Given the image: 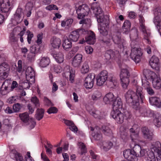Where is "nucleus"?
<instances>
[{
  "label": "nucleus",
  "mask_w": 161,
  "mask_h": 161,
  "mask_svg": "<svg viewBox=\"0 0 161 161\" xmlns=\"http://www.w3.org/2000/svg\"><path fill=\"white\" fill-rule=\"evenodd\" d=\"M90 11V8L88 6L85 4H83L79 6L76 9V13L78 15V18L80 19L84 18L87 15Z\"/></svg>",
  "instance_id": "f8f14e48"
},
{
  "label": "nucleus",
  "mask_w": 161,
  "mask_h": 161,
  "mask_svg": "<svg viewBox=\"0 0 161 161\" xmlns=\"http://www.w3.org/2000/svg\"><path fill=\"white\" fill-rule=\"evenodd\" d=\"M153 123L157 127H159L161 125V116L159 114H155V118L153 119Z\"/></svg>",
  "instance_id": "58836bf2"
},
{
  "label": "nucleus",
  "mask_w": 161,
  "mask_h": 161,
  "mask_svg": "<svg viewBox=\"0 0 161 161\" xmlns=\"http://www.w3.org/2000/svg\"><path fill=\"white\" fill-rule=\"evenodd\" d=\"M44 114V110L43 108L37 109L35 115V118L39 121L43 118Z\"/></svg>",
  "instance_id": "bb28decb"
},
{
  "label": "nucleus",
  "mask_w": 161,
  "mask_h": 161,
  "mask_svg": "<svg viewBox=\"0 0 161 161\" xmlns=\"http://www.w3.org/2000/svg\"><path fill=\"white\" fill-rule=\"evenodd\" d=\"M100 36L99 37V40L102 43L105 44H108L110 42V40L109 39L107 38L106 36Z\"/></svg>",
  "instance_id": "de8ad7c7"
},
{
  "label": "nucleus",
  "mask_w": 161,
  "mask_h": 161,
  "mask_svg": "<svg viewBox=\"0 0 161 161\" xmlns=\"http://www.w3.org/2000/svg\"><path fill=\"white\" fill-rule=\"evenodd\" d=\"M16 97H15L12 96L9 98L8 99V102L9 103H12L16 102Z\"/></svg>",
  "instance_id": "bf43d9fd"
},
{
  "label": "nucleus",
  "mask_w": 161,
  "mask_h": 161,
  "mask_svg": "<svg viewBox=\"0 0 161 161\" xmlns=\"http://www.w3.org/2000/svg\"><path fill=\"white\" fill-rule=\"evenodd\" d=\"M62 46L65 50L70 48L72 47L71 41L69 38L65 39L63 42Z\"/></svg>",
  "instance_id": "e433bc0d"
},
{
  "label": "nucleus",
  "mask_w": 161,
  "mask_h": 161,
  "mask_svg": "<svg viewBox=\"0 0 161 161\" xmlns=\"http://www.w3.org/2000/svg\"><path fill=\"white\" fill-rule=\"evenodd\" d=\"M25 74L26 78L27 79H29V78L32 79L35 77V72L31 67L28 68L26 70Z\"/></svg>",
  "instance_id": "4c0bfd02"
},
{
  "label": "nucleus",
  "mask_w": 161,
  "mask_h": 161,
  "mask_svg": "<svg viewBox=\"0 0 161 161\" xmlns=\"http://www.w3.org/2000/svg\"><path fill=\"white\" fill-rule=\"evenodd\" d=\"M149 63L153 69L157 70H159V59L158 57L154 55L153 56L150 58Z\"/></svg>",
  "instance_id": "f3484780"
},
{
  "label": "nucleus",
  "mask_w": 161,
  "mask_h": 161,
  "mask_svg": "<svg viewBox=\"0 0 161 161\" xmlns=\"http://www.w3.org/2000/svg\"><path fill=\"white\" fill-rule=\"evenodd\" d=\"M78 146L79 148L80 149L81 154L83 155L84 153L87 152V149L85 145L82 142H79L78 143Z\"/></svg>",
  "instance_id": "09e8293b"
},
{
  "label": "nucleus",
  "mask_w": 161,
  "mask_h": 161,
  "mask_svg": "<svg viewBox=\"0 0 161 161\" xmlns=\"http://www.w3.org/2000/svg\"><path fill=\"white\" fill-rule=\"evenodd\" d=\"M21 108V105L18 103H15L13 106V108L14 112H19Z\"/></svg>",
  "instance_id": "603ef678"
},
{
  "label": "nucleus",
  "mask_w": 161,
  "mask_h": 161,
  "mask_svg": "<svg viewBox=\"0 0 161 161\" xmlns=\"http://www.w3.org/2000/svg\"><path fill=\"white\" fill-rule=\"evenodd\" d=\"M152 151H154L158 155L161 153V144L159 142H156L154 146L152 148Z\"/></svg>",
  "instance_id": "c85d7f7f"
},
{
  "label": "nucleus",
  "mask_w": 161,
  "mask_h": 161,
  "mask_svg": "<svg viewBox=\"0 0 161 161\" xmlns=\"http://www.w3.org/2000/svg\"><path fill=\"white\" fill-rule=\"evenodd\" d=\"M102 129L103 132L106 135L110 136L112 135V131L109 127L105 125L103 126L102 127Z\"/></svg>",
  "instance_id": "a19ab883"
},
{
  "label": "nucleus",
  "mask_w": 161,
  "mask_h": 161,
  "mask_svg": "<svg viewBox=\"0 0 161 161\" xmlns=\"http://www.w3.org/2000/svg\"><path fill=\"white\" fill-rule=\"evenodd\" d=\"M112 39L114 43L118 45V47L120 48H124L126 45L125 41L124 39L121 38V32L119 31L113 35Z\"/></svg>",
  "instance_id": "9b49d317"
},
{
  "label": "nucleus",
  "mask_w": 161,
  "mask_h": 161,
  "mask_svg": "<svg viewBox=\"0 0 161 161\" xmlns=\"http://www.w3.org/2000/svg\"><path fill=\"white\" fill-rule=\"evenodd\" d=\"M104 56L105 59L107 60L115 58V52L111 50H107L105 53Z\"/></svg>",
  "instance_id": "72a5a7b5"
},
{
  "label": "nucleus",
  "mask_w": 161,
  "mask_h": 161,
  "mask_svg": "<svg viewBox=\"0 0 161 161\" xmlns=\"http://www.w3.org/2000/svg\"><path fill=\"white\" fill-rule=\"evenodd\" d=\"M29 33L28 34L27 41L28 43L30 44L31 38L33 36V35L32 33H31L30 31H29Z\"/></svg>",
  "instance_id": "e2e57ef3"
},
{
  "label": "nucleus",
  "mask_w": 161,
  "mask_h": 161,
  "mask_svg": "<svg viewBox=\"0 0 161 161\" xmlns=\"http://www.w3.org/2000/svg\"><path fill=\"white\" fill-rule=\"evenodd\" d=\"M62 155L64 158V160L63 161H68L69 158L68 154L66 153H63Z\"/></svg>",
  "instance_id": "338daca9"
},
{
  "label": "nucleus",
  "mask_w": 161,
  "mask_h": 161,
  "mask_svg": "<svg viewBox=\"0 0 161 161\" xmlns=\"http://www.w3.org/2000/svg\"><path fill=\"white\" fill-rule=\"evenodd\" d=\"M140 112L142 116L144 117H151L152 116L150 111L147 110L145 108H142L140 109Z\"/></svg>",
  "instance_id": "ea45409f"
},
{
  "label": "nucleus",
  "mask_w": 161,
  "mask_h": 161,
  "mask_svg": "<svg viewBox=\"0 0 161 161\" xmlns=\"http://www.w3.org/2000/svg\"><path fill=\"white\" fill-rule=\"evenodd\" d=\"M151 105L160 108L161 107V101L160 99L156 97H151L149 99Z\"/></svg>",
  "instance_id": "aec40b11"
},
{
  "label": "nucleus",
  "mask_w": 161,
  "mask_h": 161,
  "mask_svg": "<svg viewBox=\"0 0 161 161\" xmlns=\"http://www.w3.org/2000/svg\"><path fill=\"white\" fill-rule=\"evenodd\" d=\"M116 97L111 92L107 94L103 98V101L106 104H112Z\"/></svg>",
  "instance_id": "6ab92c4d"
},
{
  "label": "nucleus",
  "mask_w": 161,
  "mask_h": 161,
  "mask_svg": "<svg viewBox=\"0 0 161 161\" xmlns=\"http://www.w3.org/2000/svg\"><path fill=\"white\" fill-rule=\"evenodd\" d=\"M92 135L94 139L96 140H100L102 138V135L100 132H97L96 133H92Z\"/></svg>",
  "instance_id": "8fccbe9b"
},
{
  "label": "nucleus",
  "mask_w": 161,
  "mask_h": 161,
  "mask_svg": "<svg viewBox=\"0 0 161 161\" xmlns=\"http://www.w3.org/2000/svg\"><path fill=\"white\" fill-rule=\"evenodd\" d=\"M23 15V12L21 8H18L16 12V18H17L19 19H21V17Z\"/></svg>",
  "instance_id": "3c124183"
},
{
  "label": "nucleus",
  "mask_w": 161,
  "mask_h": 161,
  "mask_svg": "<svg viewBox=\"0 0 161 161\" xmlns=\"http://www.w3.org/2000/svg\"><path fill=\"white\" fill-rule=\"evenodd\" d=\"M28 126V128L29 130H31L34 128L36 125V123L32 118H31L28 121L27 124H25Z\"/></svg>",
  "instance_id": "c03bdc74"
},
{
  "label": "nucleus",
  "mask_w": 161,
  "mask_h": 161,
  "mask_svg": "<svg viewBox=\"0 0 161 161\" xmlns=\"http://www.w3.org/2000/svg\"><path fill=\"white\" fill-rule=\"evenodd\" d=\"M9 71V66L6 63H3L0 65V79L4 80L6 79L8 75Z\"/></svg>",
  "instance_id": "4468645a"
},
{
  "label": "nucleus",
  "mask_w": 161,
  "mask_h": 161,
  "mask_svg": "<svg viewBox=\"0 0 161 161\" xmlns=\"http://www.w3.org/2000/svg\"><path fill=\"white\" fill-rule=\"evenodd\" d=\"M91 9L93 11L98 23H102L103 25H105L106 26L109 25L108 17L107 15L104 16V14L100 7L94 8L93 6H92Z\"/></svg>",
  "instance_id": "0eeeda50"
},
{
  "label": "nucleus",
  "mask_w": 161,
  "mask_h": 161,
  "mask_svg": "<svg viewBox=\"0 0 161 161\" xmlns=\"http://www.w3.org/2000/svg\"><path fill=\"white\" fill-rule=\"evenodd\" d=\"M154 23L161 36V8H157L154 10Z\"/></svg>",
  "instance_id": "9d476101"
},
{
  "label": "nucleus",
  "mask_w": 161,
  "mask_h": 161,
  "mask_svg": "<svg viewBox=\"0 0 161 161\" xmlns=\"http://www.w3.org/2000/svg\"><path fill=\"white\" fill-rule=\"evenodd\" d=\"M146 90L147 93L150 95H153L154 94V92L152 88L150 87H148L146 88Z\"/></svg>",
  "instance_id": "052dcab7"
},
{
  "label": "nucleus",
  "mask_w": 161,
  "mask_h": 161,
  "mask_svg": "<svg viewBox=\"0 0 161 161\" xmlns=\"http://www.w3.org/2000/svg\"><path fill=\"white\" fill-rule=\"evenodd\" d=\"M95 75L94 74H89L85 78L84 81V86L87 89L92 88L94 83Z\"/></svg>",
  "instance_id": "dca6fc26"
},
{
  "label": "nucleus",
  "mask_w": 161,
  "mask_h": 161,
  "mask_svg": "<svg viewBox=\"0 0 161 161\" xmlns=\"http://www.w3.org/2000/svg\"><path fill=\"white\" fill-rule=\"evenodd\" d=\"M101 96V93L99 91H96L92 95V98L93 100L97 101L99 100Z\"/></svg>",
  "instance_id": "a18cd8bd"
},
{
  "label": "nucleus",
  "mask_w": 161,
  "mask_h": 161,
  "mask_svg": "<svg viewBox=\"0 0 161 161\" xmlns=\"http://www.w3.org/2000/svg\"><path fill=\"white\" fill-rule=\"evenodd\" d=\"M130 134V137L132 141L138 138V134L136 132L135 130L133 128H131L129 129Z\"/></svg>",
  "instance_id": "79ce46f5"
},
{
  "label": "nucleus",
  "mask_w": 161,
  "mask_h": 161,
  "mask_svg": "<svg viewBox=\"0 0 161 161\" xmlns=\"http://www.w3.org/2000/svg\"><path fill=\"white\" fill-rule=\"evenodd\" d=\"M13 0H0V9L1 11L6 13L7 16L9 14L8 12L11 8V5Z\"/></svg>",
  "instance_id": "ddd939ff"
},
{
  "label": "nucleus",
  "mask_w": 161,
  "mask_h": 161,
  "mask_svg": "<svg viewBox=\"0 0 161 161\" xmlns=\"http://www.w3.org/2000/svg\"><path fill=\"white\" fill-rule=\"evenodd\" d=\"M50 60L48 57H43L42 58L40 62V66L42 67H46L49 65Z\"/></svg>",
  "instance_id": "cd10ccee"
},
{
  "label": "nucleus",
  "mask_w": 161,
  "mask_h": 161,
  "mask_svg": "<svg viewBox=\"0 0 161 161\" xmlns=\"http://www.w3.org/2000/svg\"><path fill=\"white\" fill-rule=\"evenodd\" d=\"M69 67L68 66H67L64 68L65 74L66 75H69V80L71 83H73L74 81L75 71L72 69H69Z\"/></svg>",
  "instance_id": "412c9836"
},
{
  "label": "nucleus",
  "mask_w": 161,
  "mask_h": 161,
  "mask_svg": "<svg viewBox=\"0 0 161 161\" xmlns=\"http://www.w3.org/2000/svg\"><path fill=\"white\" fill-rule=\"evenodd\" d=\"M142 131L143 137L145 139H148L149 141L152 140L153 134L152 132L149 131L147 128L146 127H142Z\"/></svg>",
  "instance_id": "a211bd4d"
},
{
  "label": "nucleus",
  "mask_w": 161,
  "mask_h": 161,
  "mask_svg": "<svg viewBox=\"0 0 161 161\" xmlns=\"http://www.w3.org/2000/svg\"><path fill=\"white\" fill-rule=\"evenodd\" d=\"M35 54L30 53L27 55V58L31 62L34 61L35 59Z\"/></svg>",
  "instance_id": "4d7b16f0"
},
{
  "label": "nucleus",
  "mask_w": 161,
  "mask_h": 161,
  "mask_svg": "<svg viewBox=\"0 0 161 161\" xmlns=\"http://www.w3.org/2000/svg\"><path fill=\"white\" fill-rule=\"evenodd\" d=\"M134 42H131V53L130 54L131 58L136 63H138L140 61V58L142 55L141 48L133 47Z\"/></svg>",
  "instance_id": "6e6552de"
},
{
  "label": "nucleus",
  "mask_w": 161,
  "mask_h": 161,
  "mask_svg": "<svg viewBox=\"0 0 161 161\" xmlns=\"http://www.w3.org/2000/svg\"><path fill=\"white\" fill-rule=\"evenodd\" d=\"M112 104L113 110L111 113V116L114 118L117 122L119 124H121L124 122V119H127L130 118V113L126 110H124L123 113L119 109L122 108V102L120 98L116 99Z\"/></svg>",
  "instance_id": "f03ea898"
},
{
  "label": "nucleus",
  "mask_w": 161,
  "mask_h": 161,
  "mask_svg": "<svg viewBox=\"0 0 161 161\" xmlns=\"http://www.w3.org/2000/svg\"><path fill=\"white\" fill-rule=\"evenodd\" d=\"M86 42L89 44L93 45L96 42L95 35L93 33L92 35H88L85 37Z\"/></svg>",
  "instance_id": "7c9ffc66"
},
{
  "label": "nucleus",
  "mask_w": 161,
  "mask_h": 161,
  "mask_svg": "<svg viewBox=\"0 0 161 161\" xmlns=\"http://www.w3.org/2000/svg\"><path fill=\"white\" fill-rule=\"evenodd\" d=\"M51 45L54 48H59L61 44V40L59 38L53 37L51 39Z\"/></svg>",
  "instance_id": "a878e982"
},
{
  "label": "nucleus",
  "mask_w": 161,
  "mask_h": 161,
  "mask_svg": "<svg viewBox=\"0 0 161 161\" xmlns=\"http://www.w3.org/2000/svg\"><path fill=\"white\" fill-rule=\"evenodd\" d=\"M58 89V86L57 85L55 82H53V84L52 92H53L56 91Z\"/></svg>",
  "instance_id": "69168bd1"
},
{
  "label": "nucleus",
  "mask_w": 161,
  "mask_h": 161,
  "mask_svg": "<svg viewBox=\"0 0 161 161\" xmlns=\"http://www.w3.org/2000/svg\"><path fill=\"white\" fill-rule=\"evenodd\" d=\"M97 84L98 86L102 85L105 82L111 87H113L117 85L115 78L112 74L108 75L105 70L102 71L96 78Z\"/></svg>",
  "instance_id": "7ed1b4c3"
},
{
  "label": "nucleus",
  "mask_w": 161,
  "mask_h": 161,
  "mask_svg": "<svg viewBox=\"0 0 161 161\" xmlns=\"http://www.w3.org/2000/svg\"><path fill=\"white\" fill-rule=\"evenodd\" d=\"M64 122L66 125L70 126L69 129L71 130L74 132L77 131V127L75 125L72 121L66 119L64 120Z\"/></svg>",
  "instance_id": "473e14b6"
},
{
  "label": "nucleus",
  "mask_w": 161,
  "mask_h": 161,
  "mask_svg": "<svg viewBox=\"0 0 161 161\" xmlns=\"http://www.w3.org/2000/svg\"><path fill=\"white\" fill-rule=\"evenodd\" d=\"M90 114L95 118L98 119H102L104 116L103 113L98 110L93 111L90 113Z\"/></svg>",
  "instance_id": "f704fd0d"
},
{
  "label": "nucleus",
  "mask_w": 161,
  "mask_h": 161,
  "mask_svg": "<svg viewBox=\"0 0 161 161\" xmlns=\"http://www.w3.org/2000/svg\"><path fill=\"white\" fill-rule=\"evenodd\" d=\"M144 150L146 153L145 155L142 157H144L145 158H147L148 161H156V159L155 157V154H156L154 151H147L145 149H142Z\"/></svg>",
  "instance_id": "b1692460"
},
{
  "label": "nucleus",
  "mask_w": 161,
  "mask_h": 161,
  "mask_svg": "<svg viewBox=\"0 0 161 161\" xmlns=\"http://www.w3.org/2000/svg\"><path fill=\"white\" fill-rule=\"evenodd\" d=\"M85 50L86 52L89 54L92 53L93 51L92 48L89 46H86L85 48Z\"/></svg>",
  "instance_id": "13d9d810"
},
{
  "label": "nucleus",
  "mask_w": 161,
  "mask_h": 161,
  "mask_svg": "<svg viewBox=\"0 0 161 161\" xmlns=\"http://www.w3.org/2000/svg\"><path fill=\"white\" fill-rule=\"evenodd\" d=\"M143 74L147 79H151L152 81L153 87L157 89L161 87V80L159 77L154 72L147 69H145L143 70Z\"/></svg>",
  "instance_id": "423d86ee"
},
{
  "label": "nucleus",
  "mask_w": 161,
  "mask_h": 161,
  "mask_svg": "<svg viewBox=\"0 0 161 161\" xmlns=\"http://www.w3.org/2000/svg\"><path fill=\"white\" fill-rule=\"evenodd\" d=\"M19 117L21 120L25 124H27L28 121L30 120V117L27 112H25L19 114Z\"/></svg>",
  "instance_id": "c756f323"
},
{
  "label": "nucleus",
  "mask_w": 161,
  "mask_h": 161,
  "mask_svg": "<svg viewBox=\"0 0 161 161\" xmlns=\"http://www.w3.org/2000/svg\"><path fill=\"white\" fill-rule=\"evenodd\" d=\"M119 65L121 69L120 79L122 86L124 89H126L130 82L129 77L130 75V73L126 68L127 66L124 64H119Z\"/></svg>",
  "instance_id": "39448f33"
},
{
  "label": "nucleus",
  "mask_w": 161,
  "mask_h": 161,
  "mask_svg": "<svg viewBox=\"0 0 161 161\" xmlns=\"http://www.w3.org/2000/svg\"><path fill=\"white\" fill-rule=\"evenodd\" d=\"M131 23L128 20H126L124 22L122 28L124 33H127L130 31L131 26Z\"/></svg>",
  "instance_id": "2f4dec72"
},
{
  "label": "nucleus",
  "mask_w": 161,
  "mask_h": 161,
  "mask_svg": "<svg viewBox=\"0 0 161 161\" xmlns=\"http://www.w3.org/2000/svg\"><path fill=\"white\" fill-rule=\"evenodd\" d=\"M18 66L17 67V69L18 72H20L22 69V61L21 60H19L18 61Z\"/></svg>",
  "instance_id": "680f3d73"
},
{
  "label": "nucleus",
  "mask_w": 161,
  "mask_h": 161,
  "mask_svg": "<svg viewBox=\"0 0 161 161\" xmlns=\"http://www.w3.org/2000/svg\"><path fill=\"white\" fill-rule=\"evenodd\" d=\"M104 25L105 26H103L101 25L98 28L100 33L101 34L100 35L101 36H106L108 34V32L105 27H107L108 26H106L105 25Z\"/></svg>",
  "instance_id": "49530a36"
},
{
  "label": "nucleus",
  "mask_w": 161,
  "mask_h": 161,
  "mask_svg": "<svg viewBox=\"0 0 161 161\" xmlns=\"http://www.w3.org/2000/svg\"><path fill=\"white\" fill-rule=\"evenodd\" d=\"M127 128L124 126H121L120 128V137L124 142H126L129 138L127 133Z\"/></svg>",
  "instance_id": "5701e85b"
},
{
  "label": "nucleus",
  "mask_w": 161,
  "mask_h": 161,
  "mask_svg": "<svg viewBox=\"0 0 161 161\" xmlns=\"http://www.w3.org/2000/svg\"><path fill=\"white\" fill-rule=\"evenodd\" d=\"M143 89L141 86H137L136 92L131 90H129L125 94V101L136 110L139 109L140 102L143 103L145 99Z\"/></svg>",
  "instance_id": "f257e3e1"
},
{
  "label": "nucleus",
  "mask_w": 161,
  "mask_h": 161,
  "mask_svg": "<svg viewBox=\"0 0 161 161\" xmlns=\"http://www.w3.org/2000/svg\"><path fill=\"white\" fill-rule=\"evenodd\" d=\"M31 101L34 104L36 107H37L40 106L39 100L36 97H33L31 99Z\"/></svg>",
  "instance_id": "6e6d98bb"
},
{
  "label": "nucleus",
  "mask_w": 161,
  "mask_h": 161,
  "mask_svg": "<svg viewBox=\"0 0 161 161\" xmlns=\"http://www.w3.org/2000/svg\"><path fill=\"white\" fill-rule=\"evenodd\" d=\"M82 56L81 54H77L73 58L72 65L75 67H79L82 61Z\"/></svg>",
  "instance_id": "4be33fe9"
},
{
  "label": "nucleus",
  "mask_w": 161,
  "mask_h": 161,
  "mask_svg": "<svg viewBox=\"0 0 161 161\" xmlns=\"http://www.w3.org/2000/svg\"><path fill=\"white\" fill-rule=\"evenodd\" d=\"M88 33V31L83 28H79L72 31L69 36V38L72 42H77L80 36Z\"/></svg>",
  "instance_id": "1a4fd4ad"
},
{
  "label": "nucleus",
  "mask_w": 161,
  "mask_h": 161,
  "mask_svg": "<svg viewBox=\"0 0 161 161\" xmlns=\"http://www.w3.org/2000/svg\"><path fill=\"white\" fill-rule=\"evenodd\" d=\"M44 104L46 106L48 107H51L54 106V104L46 97H44Z\"/></svg>",
  "instance_id": "5fc2aeb1"
},
{
  "label": "nucleus",
  "mask_w": 161,
  "mask_h": 161,
  "mask_svg": "<svg viewBox=\"0 0 161 161\" xmlns=\"http://www.w3.org/2000/svg\"><path fill=\"white\" fill-rule=\"evenodd\" d=\"M146 153V151L144 150H142L139 145H136L134 147L133 150L128 149L124 151L123 155L128 161H135L137 157H142Z\"/></svg>",
  "instance_id": "20e7f679"
},
{
  "label": "nucleus",
  "mask_w": 161,
  "mask_h": 161,
  "mask_svg": "<svg viewBox=\"0 0 161 161\" xmlns=\"http://www.w3.org/2000/svg\"><path fill=\"white\" fill-rule=\"evenodd\" d=\"M55 60L58 63H61L64 61V55L61 53H59L56 54H54L53 56Z\"/></svg>",
  "instance_id": "c9c22d12"
},
{
  "label": "nucleus",
  "mask_w": 161,
  "mask_h": 161,
  "mask_svg": "<svg viewBox=\"0 0 161 161\" xmlns=\"http://www.w3.org/2000/svg\"><path fill=\"white\" fill-rule=\"evenodd\" d=\"M90 154L93 159H98V156L97 155L95 154L94 152L92 150H91L90 151Z\"/></svg>",
  "instance_id": "0e129e2a"
},
{
  "label": "nucleus",
  "mask_w": 161,
  "mask_h": 161,
  "mask_svg": "<svg viewBox=\"0 0 161 161\" xmlns=\"http://www.w3.org/2000/svg\"><path fill=\"white\" fill-rule=\"evenodd\" d=\"M139 21L140 23V28L143 33L144 39L147 44H150L151 43L149 39L150 36V33L147 32L146 30L145 27L143 24L144 21L143 18L141 16H140Z\"/></svg>",
  "instance_id": "2eb2a0df"
},
{
  "label": "nucleus",
  "mask_w": 161,
  "mask_h": 161,
  "mask_svg": "<svg viewBox=\"0 0 161 161\" xmlns=\"http://www.w3.org/2000/svg\"><path fill=\"white\" fill-rule=\"evenodd\" d=\"M41 157L43 161H50L47 157L46 155H44L43 153H41Z\"/></svg>",
  "instance_id": "774afa93"
},
{
  "label": "nucleus",
  "mask_w": 161,
  "mask_h": 161,
  "mask_svg": "<svg viewBox=\"0 0 161 161\" xmlns=\"http://www.w3.org/2000/svg\"><path fill=\"white\" fill-rule=\"evenodd\" d=\"M101 147L105 151H107L113 146V143L109 141H104L99 143Z\"/></svg>",
  "instance_id": "393cba45"
},
{
  "label": "nucleus",
  "mask_w": 161,
  "mask_h": 161,
  "mask_svg": "<svg viewBox=\"0 0 161 161\" xmlns=\"http://www.w3.org/2000/svg\"><path fill=\"white\" fill-rule=\"evenodd\" d=\"M89 70V67L88 62L86 61L84 62L82 66L81 71L82 74H85L88 72Z\"/></svg>",
  "instance_id": "37998d69"
},
{
  "label": "nucleus",
  "mask_w": 161,
  "mask_h": 161,
  "mask_svg": "<svg viewBox=\"0 0 161 161\" xmlns=\"http://www.w3.org/2000/svg\"><path fill=\"white\" fill-rule=\"evenodd\" d=\"M58 109L55 107L51 106L47 110V112L49 114H56L58 111Z\"/></svg>",
  "instance_id": "864d4df0"
}]
</instances>
